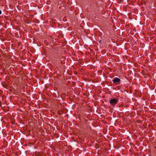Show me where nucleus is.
Listing matches in <instances>:
<instances>
[{"mask_svg":"<svg viewBox=\"0 0 156 156\" xmlns=\"http://www.w3.org/2000/svg\"><path fill=\"white\" fill-rule=\"evenodd\" d=\"M2 13V12L1 10H0V15Z\"/></svg>","mask_w":156,"mask_h":156,"instance_id":"nucleus-3","label":"nucleus"},{"mask_svg":"<svg viewBox=\"0 0 156 156\" xmlns=\"http://www.w3.org/2000/svg\"><path fill=\"white\" fill-rule=\"evenodd\" d=\"M120 80L119 78H116L113 80V82L114 83H119L120 82Z\"/></svg>","mask_w":156,"mask_h":156,"instance_id":"nucleus-2","label":"nucleus"},{"mask_svg":"<svg viewBox=\"0 0 156 156\" xmlns=\"http://www.w3.org/2000/svg\"><path fill=\"white\" fill-rule=\"evenodd\" d=\"M118 102V100L116 99H112L110 101V104L112 106H114L116 105Z\"/></svg>","mask_w":156,"mask_h":156,"instance_id":"nucleus-1","label":"nucleus"}]
</instances>
